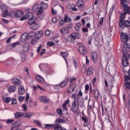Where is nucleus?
Returning <instances> with one entry per match:
<instances>
[{
    "label": "nucleus",
    "instance_id": "nucleus-1",
    "mask_svg": "<svg viewBox=\"0 0 130 130\" xmlns=\"http://www.w3.org/2000/svg\"><path fill=\"white\" fill-rule=\"evenodd\" d=\"M78 100L79 98L77 99H75L72 103V110L74 113H76L78 111L79 105H78Z\"/></svg>",
    "mask_w": 130,
    "mask_h": 130
},
{
    "label": "nucleus",
    "instance_id": "nucleus-2",
    "mask_svg": "<svg viewBox=\"0 0 130 130\" xmlns=\"http://www.w3.org/2000/svg\"><path fill=\"white\" fill-rule=\"evenodd\" d=\"M129 56L128 53L123 54L122 61V64L124 67H126L129 66V62L128 60V57Z\"/></svg>",
    "mask_w": 130,
    "mask_h": 130
},
{
    "label": "nucleus",
    "instance_id": "nucleus-3",
    "mask_svg": "<svg viewBox=\"0 0 130 130\" xmlns=\"http://www.w3.org/2000/svg\"><path fill=\"white\" fill-rule=\"evenodd\" d=\"M129 75H125V84L126 88L130 89V69L128 71Z\"/></svg>",
    "mask_w": 130,
    "mask_h": 130
},
{
    "label": "nucleus",
    "instance_id": "nucleus-4",
    "mask_svg": "<svg viewBox=\"0 0 130 130\" xmlns=\"http://www.w3.org/2000/svg\"><path fill=\"white\" fill-rule=\"evenodd\" d=\"M47 8H48V4L42 2L41 3L40 8L39 11H38V15H41V14L43 13V10H45V9H47Z\"/></svg>",
    "mask_w": 130,
    "mask_h": 130
},
{
    "label": "nucleus",
    "instance_id": "nucleus-5",
    "mask_svg": "<svg viewBox=\"0 0 130 130\" xmlns=\"http://www.w3.org/2000/svg\"><path fill=\"white\" fill-rule=\"evenodd\" d=\"M78 51L80 54L83 56H85L87 53V49L86 47L80 46L78 47Z\"/></svg>",
    "mask_w": 130,
    "mask_h": 130
},
{
    "label": "nucleus",
    "instance_id": "nucleus-6",
    "mask_svg": "<svg viewBox=\"0 0 130 130\" xmlns=\"http://www.w3.org/2000/svg\"><path fill=\"white\" fill-rule=\"evenodd\" d=\"M84 2L83 0H78L76 3V6L79 8V11H83L84 9Z\"/></svg>",
    "mask_w": 130,
    "mask_h": 130
},
{
    "label": "nucleus",
    "instance_id": "nucleus-7",
    "mask_svg": "<svg viewBox=\"0 0 130 130\" xmlns=\"http://www.w3.org/2000/svg\"><path fill=\"white\" fill-rule=\"evenodd\" d=\"M121 40L122 43H126L128 40V36L126 33L122 32L121 35Z\"/></svg>",
    "mask_w": 130,
    "mask_h": 130
},
{
    "label": "nucleus",
    "instance_id": "nucleus-8",
    "mask_svg": "<svg viewBox=\"0 0 130 130\" xmlns=\"http://www.w3.org/2000/svg\"><path fill=\"white\" fill-rule=\"evenodd\" d=\"M121 7L125 14L130 15V6L127 4H125L124 5H122Z\"/></svg>",
    "mask_w": 130,
    "mask_h": 130
},
{
    "label": "nucleus",
    "instance_id": "nucleus-9",
    "mask_svg": "<svg viewBox=\"0 0 130 130\" xmlns=\"http://www.w3.org/2000/svg\"><path fill=\"white\" fill-rule=\"evenodd\" d=\"M90 93L92 94H93L95 99H98L99 97V92L98 89H92V87L91 86L89 88Z\"/></svg>",
    "mask_w": 130,
    "mask_h": 130
},
{
    "label": "nucleus",
    "instance_id": "nucleus-10",
    "mask_svg": "<svg viewBox=\"0 0 130 130\" xmlns=\"http://www.w3.org/2000/svg\"><path fill=\"white\" fill-rule=\"evenodd\" d=\"M126 15H127V14L125 13L124 12L120 13L119 16V24L122 25V22L124 21L125 20Z\"/></svg>",
    "mask_w": 130,
    "mask_h": 130
},
{
    "label": "nucleus",
    "instance_id": "nucleus-11",
    "mask_svg": "<svg viewBox=\"0 0 130 130\" xmlns=\"http://www.w3.org/2000/svg\"><path fill=\"white\" fill-rule=\"evenodd\" d=\"M29 37V35L27 33H23L21 37L20 41L21 42H26L28 40V38Z\"/></svg>",
    "mask_w": 130,
    "mask_h": 130
},
{
    "label": "nucleus",
    "instance_id": "nucleus-12",
    "mask_svg": "<svg viewBox=\"0 0 130 130\" xmlns=\"http://www.w3.org/2000/svg\"><path fill=\"white\" fill-rule=\"evenodd\" d=\"M119 26L121 27H130V21L125 20L123 21L122 22V24H119Z\"/></svg>",
    "mask_w": 130,
    "mask_h": 130
},
{
    "label": "nucleus",
    "instance_id": "nucleus-13",
    "mask_svg": "<svg viewBox=\"0 0 130 130\" xmlns=\"http://www.w3.org/2000/svg\"><path fill=\"white\" fill-rule=\"evenodd\" d=\"M91 59L94 63H96L98 60V54L96 52H92L91 54Z\"/></svg>",
    "mask_w": 130,
    "mask_h": 130
},
{
    "label": "nucleus",
    "instance_id": "nucleus-14",
    "mask_svg": "<svg viewBox=\"0 0 130 130\" xmlns=\"http://www.w3.org/2000/svg\"><path fill=\"white\" fill-rule=\"evenodd\" d=\"M76 88L75 85H70L68 88H67V91L68 93H71L75 90V89Z\"/></svg>",
    "mask_w": 130,
    "mask_h": 130
},
{
    "label": "nucleus",
    "instance_id": "nucleus-15",
    "mask_svg": "<svg viewBox=\"0 0 130 130\" xmlns=\"http://www.w3.org/2000/svg\"><path fill=\"white\" fill-rule=\"evenodd\" d=\"M81 119L83 121H84V124L83 126L84 127H87L89 125V122H88V118L87 117H82Z\"/></svg>",
    "mask_w": 130,
    "mask_h": 130
},
{
    "label": "nucleus",
    "instance_id": "nucleus-16",
    "mask_svg": "<svg viewBox=\"0 0 130 130\" xmlns=\"http://www.w3.org/2000/svg\"><path fill=\"white\" fill-rule=\"evenodd\" d=\"M125 50L123 51V54H128V52H130V44L126 43L124 46Z\"/></svg>",
    "mask_w": 130,
    "mask_h": 130
},
{
    "label": "nucleus",
    "instance_id": "nucleus-17",
    "mask_svg": "<svg viewBox=\"0 0 130 130\" xmlns=\"http://www.w3.org/2000/svg\"><path fill=\"white\" fill-rule=\"evenodd\" d=\"M94 73V69L93 67H89L87 71V76H91Z\"/></svg>",
    "mask_w": 130,
    "mask_h": 130
},
{
    "label": "nucleus",
    "instance_id": "nucleus-18",
    "mask_svg": "<svg viewBox=\"0 0 130 130\" xmlns=\"http://www.w3.org/2000/svg\"><path fill=\"white\" fill-rule=\"evenodd\" d=\"M75 37L73 35H70L67 38V41L71 43H74L75 42Z\"/></svg>",
    "mask_w": 130,
    "mask_h": 130
},
{
    "label": "nucleus",
    "instance_id": "nucleus-19",
    "mask_svg": "<svg viewBox=\"0 0 130 130\" xmlns=\"http://www.w3.org/2000/svg\"><path fill=\"white\" fill-rule=\"evenodd\" d=\"M23 48L25 52H27V51H28L30 48V44H29V43L26 42L24 43L23 46Z\"/></svg>",
    "mask_w": 130,
    "mask_h": 130
},
{
    "label": "nucleus",
    "instance_id": "nucleus-20",
    "mask_svg": "<svg viewBox=\"0 0 130 130\" xmlns=\"http://www.w3.org/2000/svg\"><path fill=\"white\" fill-rule=\"evenodd\" d=\"M40 100L43 103H48L49 100L46 96L42 95L40 97Z\"/></svg>",
    "mask_w": 130,
    "mask_h": 130
},
{
    "label": "nucleus",
    "instance_id": "nucleus-21",
    "mask_svg": "<svg viewBox=\"0 0 130 130\" xmlns=\"http://www.w3.org/2000/svg\"><path fill=\"white\" fill-rule=\"evenodd\" d=\"M14 16L17 17V18H20V17H22L23 16V12L17 10L14 12Z\"/></svg>",
    "mask_w": 130,
    "mask_h": 130
},
{
    "label": "nucleus",
    "instance_id": "nucleus-22",
    "mask_svg": "<svg viewBox=\"0 0 130 130\" xmlns=\"http://www.w3.org/2000/svg\"><path fill=\"white\" fill-rule=\"evenodd\" d=\"M43 35V32H42V31L39 30L35 34V37L36 39H39V38H41Z\"/></svg>",
    "mask_w": 130,
    "mask_h": 130
},
{
    "label": "nucleus",
    "instance_id": "nucleus-23",
    "mask_svg": "<svg viewBox=\"0 0 130 130\" xmlns=\"http://www.w3.org/2000/svg\"><path fill=\"white\" fill-rule=\"evenodd\" d=\"M18 92L20 95H23V94H25V88H24V87H23V86L20 85L19 86V87L18 88Z\"/></svg>",
    "mask_w": 130,
    "mask_h": 130
},
{
    "label": "nucleus",
    "instance_id": "nucleus-24",
    "mask_svg": "<svg viewBox=\"0 0 130 130\" xmlns=\"http://www.w3.org/2000/svg\"><path fill=\"white\" fill-rule=\"evenodd\" d=\"M16 89H17V87L14 85H11L8 87V91L10 93H12L13 92H15L16 91Z\"/></svg>",
    "mask_w": 130,
    "mask_h": 130
},
{
    "label": "nucleus",
    "instance_id": "nucleus-25",
    "mask_svg": "<svg viewBox=\"0 0 130 130\" xmlns=\"http://www.w3.org/2000/svg\"><path fill=\"white\" fill-rule=\"evenodd\" d=\"M32 10L34 12H37L38 14L39 10H40V6L38 4L35 5L32 7Z\"/></svg>",
    "mask_w": 130,
    "mask_h": 130
},
{
    "label": "nucleus",
    "instance_id": "nucleus-26",
    "mask_svg": "<svg viewBox=\"0 0 130 130\" xmlns=\"http://www.w3.org/2000/svg\"><path fill=\"white\" fill-rule=\"evenodd\" d=\"M26 19L28 20L30 19H33L34 18H36V17L34 16V14L32 12H28L26 14Z\"/></svg>",
    "mask_w": 130,
    "mask_h": 130
},
{
    "label": "nucleus",
    "instance_id": "nucleus-27",
    "mask_svg": "<svg viewBox=\"0 0 130 130\" xmlns=\"http://www.w3.org/2000/svg\"><path fill=\"white\" fill-rule=\"evenodd\" d=\"M38 24L36 22L31 23V24H30V29H32L33 30H36V29H38Z\"/></svg>",
    "mask_w": 130,
    "mask_h": 130
},
{
    "label": "nucleus",
    "instance_id": "nucleus-28",
    "mask_svg": "<svg viewBox=\"0 0 130 130\" xmlns=\"http://www.w3.org/2000/svg\"><path fill=\"white\" fill-rule=\"evenodd\" d=\"M36 78L39 83H44V79L41 76L37 75Z\"/></svg>",
    "mask_w": 130,
    "mask_h": 130
},
{
    "label": "nucleus",
    "instance_id": "nucleus-29",
    "mask_svg": "<svg viewBox=\"0 0 130 130\" xmlns=\"http://www.w3.org/2000/svg\"><path fill=\"white\" fill-rule=\"evenodd\" d=\"M31 116H32L31 113H23L22 114V117H25L26 118H30Z\"/></svg>",
    "mask_w": 130,
    "mask_h": 130
},
{
    "label": "nucleus",
    "instance_id": "nucleus-30",
    "mask_svg": "<svg viewBox=\"0 0 130 130\" xmlns=\"http://www.w3.org/2000/svg\"><path fill=\"white\" fill-rule=\"evenodd\" d=\"M28 25H31V24H33L36 22V20H37V17H34L33 18H31L28 19Z\"/></svg>",
    "mask_w": 130,
    "mask_h": 130
},
{
    "label": "nucleus",
    "instance_id": "nucleus-31",
    "mask_svg": "<svg viewBox=\"0 0 130 130\" xmlns=\"http://www.w3.org/2000/svg\"><path fill=\"white\" fill-rule=\"evenodd\" d=\"M59 25L60 26H63V25H64V23H65V21H66V18H64V20L63 19H62V18L61 17H60L59 18Z\"/></svg>",
    "mask_w": 130,
    "mask_h": 130
},
{
    "label": "nucleus",
    "instance_id": "nucleus-32",
    "mask_svg": "<svg viewBox=\"0 0 130 130\" xmlns=\"http://www.w3.org/2000/svg\"><path fill=\"white\" fill-rule=\"evenodd\" d=\"M12 83L14 85L19 86L20 85V80L17 78H14L12 80Z\"/></svg>",
    "mask_w": 130,
    "mask_h": 130
},
{
    "label": "nucleus",
    "instance_id": "nucleus-33",
    "mask_svg": "<svg viewBox=\"0 0 130 130\" xmlns=\"http://www.w3.org/2000/svg\"><path fill=\"white\" fill-rule=\"evenodd\" d=\"M3 100L4 102H5V103H9L11 101V100H12V99H11V98L3 96Z\"/></svg>",
    "mask_w": 130,
    "mask_h": 130
},
{
    "label": "nucleus",
    "instance_id": "nucleus-34",
    "mask_svg": "<svg viewBox=\"0 0 130 130\" xmlns=\"http://www.w3.org/2000/svg\"><path fill=\"white\" fill-rule=\"evenodd\" d=\"M66 122V120L63 119H57L56 120L55 123H64Z\"/></svg>",
    "mask_w": 130,
    "mask_h": 130
},
{
    "label": "nucleus",
    "instance_id": "nucleus-35",
    "mask_svg": "<svg viewBox=\"0 0 130 130\" xmlns=\"http://www.w3.org/2000/svg\"><path fill=\"white\" fill-rule=\"evenodd\" d=\"M15 118H20L21 116H23V113L19 112H17L15 114Z\"/></svg>",
    "mask_w": 130,
    "mask_h": 130
},
{
    "label": "nucleus",
    "instance_id": "nucleus-36",
    "mask_svg": "<svg viewBox=\"0 0 130 130\" xmlns=\"http://www.w3.org/2000/svg\"><path fill=\"white\" fill-rule=\"evenodd\" d=\"M18 126H20V123H19L18 122H15L12 125V128H14L15 127H18Z\"/></svg>",
    "mask_w": 130,
    "mask_h": 130
},
{
    "label": "nucleus",
    "instance_id": "nucleus-37",
    "mask_svg": "<svg viewBox=\"0 0 130 130\" xmlns=\"http://www.w3.org/2000/svg\"><path fill=\"white\" fill-rule=\"evenodd\" d=\"M71 22H72V18H71V17L68 16V15H66V23H68V22H69V23H71Z\"/></svg>",
    "mask_w": 130,
    "mask_h": 130
},
{
    "label": "nucleus",
    "instance_id": "nucleus-38",
    "mask_svg": "<svg viewBox=\"0 0 130 130\" xmlns=\"http://www.w3.org/2000/svg\"><path fill=\"white\" fill-rule=\"evenodd\" d=\"M54 124H46L45 126V128H52L53 127Z\"/></svg>",
    "mask_w": 130,
    "mask_h": 130
},
{
    "label": "nucleus",
    "instance_id": "nucleus-39",
    "mask_svg": "<svg viewBox=\"0 0 130 130\" xmlns=\"http://www.w3.org/2000/svg\"><path fill=\"white\" fill-rule=\"evenodd\" d=\"M3 17H4V18L7 17L8 15H9L8 14V10H5V11H3Z\"/></svg>",
    "mask_w": 130,
    "mask_h": 130
},
{
    "label": "nucleus",
    "instance_id": "nucleus-40",
    "mask_svg": "<svg viewBox=\"0 0 130 130\" xmlns=\"http://www.w3.org/2000/svg\"><path fill=\"white\" fill-rule=\"evenodd\" d=\"M37 43V40H36V39H34L31 40L30 41V44L31 45H35V44H36Z\"/></svg>",
    "mask_w": 130,
    "mask_h": 130
},
{
    "label": "nucleus",
    "instance_id": "nucleus-41",
    "mask_svg": "<svg viewBox=\"0 0 130 130\" xmlns=\"http://www.w3.org/2000/svg\"><path fill=\"white\" fill-rule=\"evenodd\" d=\"M20 44H21V43L19 42L14 43L13 44H11L10 45L11 46H12V47H16V46H17V45H20Z\"/></svg>",
    "mask_w": 130,
    "mask_h": 130
},
{
    "label": "nucleus",
    "instance_id": "nucleus-42",
    "mask_svg": "<svg viewBox=\"0 0 130 130\" xmlns=\"http://www.w3.org/2000/svg\"><path fill=\"white\" fill-rule=\"evenodd\" d=\"M74 37H75V39H78L80 38V35L78 32H75Z\"/></svg>",
    "mask_w": 130,
    "mask_h": 130
},
{
    "label": "nucleus",
    "instance_id": "nucleus-43",
    "mask_svg": "<svg viewBox=\"0 0 130 130\" xmlns=\"http://www.w3.org/2000/svg\"><path fill=\"white\" fill-rule=\"evenodd\" d=\"M76 78L75 77H72L70 78V82L71 84H73L74 82H75V81L76 80Z\"/></svg>",
    "mask_w": 130,
    "mask_h": 130
},
{
    "label": "nucleus",
    "instance_id": "nucleus-44",
    "mask_svg": "<svg viewBox=\"0 0 130 130\" xmlns=\"http://www.w3.org/2000/svg\"><path fill=\"white\" fill-rule=\"evenodd\" d=\"M47 45L48 46H54V45H55V44H54V43L52 42H48Z\"/></svg>",
    "mask_w": 130,
    "mask_h": 130
},
{
    "label": "nucleus",
    "instance_id": "nucleus-45",
    "mask_svg": "<svg viewBox=\"0 0 130 130\" xmlns=\"http://www.w3.org/2000/svg\"><path fill=\"white\" fill-rule=\"evenodd\" d=\"M126 3V0H121L120 1V4H121V6H124V5H126L127 4Z\"/></svg>",
    "mask_w": 130,
    "mask_h": 130
},
{
    "label": "nucleus",
    "instance_id": "nucleus-46",
    "mask_svg": "<svg viewBox=\"0 0 130 130\" xmlns=\"http://www.w3.org/2000/svg\"><path fill=\"white\" fill-rule=\"evenodd\" d=\"M73 27V24L72 23H69L66 26V28L68 29H71Z\"/></svg>",
    "mask_w": 130,
    "mask_h": 130
},
{
    "label": "nucleus",
    "instance_id": "nucleus-47",
    "mask_svg": "<svg viewBox=\"0 0 130 130\" xmlns=\"http://www.w3.org/2000/svg\"><path fill=\"white\" fill-rule=\"evenodd\" d=\"M8 9V7L6 5H2L1 6V10L2 11H6Z\"/></svg>",
    "mask_w": 130,
    "mask_h": 130
},
{
    "label": "nucleus",
    "instance_id": "nucleus-48",
    "mask_svg": "<svg viewBox=\"0 0 130 130\" xmlns=\"http://www.w3.org/2000/svg\"><path fill=\"white\" fill-rule=\"evenodd\" d=\"M104 17H101L100 18V21L99 22V24H100L101 26H102L103 25V23L104 22Z\"/></svg>",
    "mask_w": 130,
    "mask_h": 130
},
{
    "label": "nucleus",
    "instance_id": "nucleus-49",
    "mask_svg": "<svg viewBox=\"0 0 130 130\" xmlns=\"http://www.w3.org/2000/svg\"><path fill=\"white\" fill-rule=\"evenodd\" d=\"M41 47H42L41 44H39L37 47L38 49L37 50V52H38V53H39L40 50L41 49Z\"/></svg>",
    "mask_w": 130,
    "mask_h": 130
},
{
    "label": "nucleus",
    "instance_id": "nucleus-50",
    "mask_svg": "<svg viewBox=\"0 0 130 130\" xmlns=\"http://www.w3.org/2000/svg\"><path fill=\"white\" fill-rule=\"evenodd\" d=\"M49 35H50V30L47 29L45 31V36L48 37Z\"/></svg>",
    "mask_w": 130,
    "mask_h": 130
},
{
    "label": "nucleus",
    "instance_id": "nucleus-51",
    "mask_svg": "<svg viewBox=\"0 0 130 130\" xmlns=\"http://www.w3.org/2000/svg\"><path fill=\"white\" fill-rule=\"evenodd\" d=\"M34 121L35 123H36V124H37V125H39V126L41 125V122H40V121L34 120Z\"/></svg>",
    "mask_w": 130,
    "mask_h": 130
},
{
    "label": "nucleus",
    "instance_id": "nucleus-52",
    "mask_svg": "<svg viewBox=\"0 0 130 130\" xmlns=\"http://www.w3.org/2000/svg\"><path fill=\"white\" fill-rule=\"evenodd\" d=\"M57 113H58V114H59L60 115H62V110H61V109H57Z\"/></svg>",
    "mask_w": 130,
    "mask_h": 130
},
{
    "label": "nucleus",
    "instance_id": "nucleus-53",
    "mask_svg": "<svg viewBox=\"0 0 130 130\" xmlns=\"http://www.w3.org/2000/svg\"><path fill=\"white\" fill-rule=\"evenodd\" d=\"M28 35H29V37H33V36H34V35H35V33H34V32H33V31H30L29 32Z\"/></svg>",
    "mask_w": 130,
    "mask_h": 130
},
{
    "label": "nucleus",
    "instance_id": "nucleus-54",
    "mask_svg": "<svg viewBox=\"0 0 130 130\" xmlns=\"http://www.w3.org/2000/svg\"><path fill=\"white\" fill-rule=\"evenodd\" d=\"M64 86H66V82H61L59 84V86L61 88H62V87H64Z\"/></svg>",
    "mask_w": 130,
    "mask_h": 130
},
{
    "label": "nucleus",
    "instance_id": "nucleus-55",
    "mask_svg": "<svg viewBox=\"0 0 130 130\" xmlns=\"http://www.w3.org/2000/svg\"><path fill=\"white\" fill-rule=\"evenodd\" d=\"M60 54H61V56L64 58V59H66V52H60Z\"/></svg>",
    "mask_w": 130,
    "mask_h": 130
},
{
    "label": "nucleus",
    "instance_id": "nucleus-56",
    "mask_svg": "<svg viewBox=\"0 0 130 130\" xmlns=\"http://www.w3.org/2000/svg\"><path fill=\"white\" fill-rule=\"evenodd\" d=\"M7 123H13L14 122V119H8L6 121Z\"/></svg>",
    "mask_w": 130,
    "mask_h": 130
},
{
    "label": "nucleus",
    "instance_id": "nucleus-57",
    "mask_svg": "<svg viewBox=\"0 0 130 130\" xmlns=\"http://www.w3.org/2000/svg\"><path fill=\"white\" fill-rule=\"evenodd\" d=\"M73 63H74V66L75 67V69L76 70L77 69V62L75 60H73Z\"/></svg>",
    "mask_w": 130,
    "mask_h": 130
},
{
    "label": "nucleus",
    "instance_id": "nucleus-58",
    "mask_svg": "<svg viewBox=\"0 0 130 130\" xmlns=\"http://www.w3.org/2000/svg\"><path fill=\"white\" fill-rule=\"evenodd\" d=\"M60 33H62V34H64L66 33V28H62L60 30Z\"/></svg>",
    "mask_w": 130,
    "mask_h": 130
},
{
    "label": "nucleus",
    "instance_id": "nucleus-59",
    "mask_svg": "<svg viewBox=\"0 0 130 130\" xmlns=\"http://www.w3.org/2000/svg\"><path fill=\"white\" fill-rule=\"evenodd\" d=\"M9 16L10 17H13V16H15V12L11 11L10 13H9Z\"/></svg>",
    "mask_w": 130,
    "mask_h": 130
},
{
    "label": "nucleus",
    "instance_id": "nucleus-60",
    "mask_svg": "<svg viewBox=\"0 0 130 130\" xmlns=\"http://www.w3.org/2000/svg\"><path fill=\"white\" fill-rule=\"evenodd\" d=\"M24 99H25V97L24 96H19L18 98V100L19 101L21 102V101H23V100H24Z\"/></svg>",
    "mask_w": 130,
    "mask_h": 130
},
{
    "label": "nucleus",
    "instance_id": "nucleus-61",
    "mask_svg": "<svg viewBox=\"0 0 130 130\" xmlns=\"http://www.w3.org/2000/svg\"><path fill=\"white\" fill-rule=\"evenodd\" d=\"M52 21L53 23H56V22H57V18L56 17H54L52 18Z\"/></svg>",
    "mask_w": 130,
    "mask_h": 130
},
{
    "label": "nucleus",
    "instance_id": "nucleus-62",
    "mask_svg": "<svg viewBox=\"0 0 130 130\" xmlns=\"http://www.w3.org/2000/svg\"><path fill=\"white\" fill-rule=\"evenodd\" d=\"M15 37V35L13 36L12 37L8 38V39L7 40L6 42L7 43H10V42H11V38H14Z\"/></svg>",
    "mask_w": 130,
    "mask_h": 130
},
{
    "label": "nucleus",
    "instance_id": "nucleus-63",
    "mask_svg": "<svg viewBox=\"0 0 130 130\" xmlns=\"http://www.w3.org/2000/svg\"><path fill=\"white\" fill-rule=\"evenodd\" d=\"M56 13H57V11H56V10H54L53 9H52V15H56Z\"/></svg>",
    "mask_w": 130,
    "mask_h": 130
},
{
    "label": "nucleus",
    "instance_id": "nucleus-64",
    "mask_svg": "<svg viewBox=\"0 0 130 130\" xmlns=\"http://www.w3.org/2000/svg\"><path fill=\"white\" fill-rule=\"evenodd\" d=\"M82 31L83 32L86 33V32H88V30L86 27H84V28H82Z\"/></svg>",
    "mask_w": 130,
    "mask_h": 130
}]
</instances>
